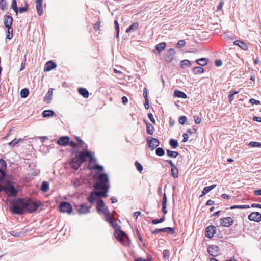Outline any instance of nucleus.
Wrapping results in <instances>:
<instances>
[{
  "instance_id": "obj_50",
  "label": "nucleus",
  "mask_w": 261,
  "mask_h": 261,
  "mask_svg": "<svg viewBox=\"0 0 261 261\" xmlns=\"http://www.w3.org/2000/svg\"><path fill=\"white\" fill-rule=\"evenodd\" d=\"M163 257L165 260H168L170 256L169 251L168 250H164L163 252Z\"/></svg>"
},
{
  "instance_id": "obj_59",
  "label": "nucleus",
  "mask_w": 261,
  "mask_h": 261,
  "mask_svg": "<svg viewBox=\"0 0 261 261\" xmlns=\"http://www.w3.org/2000/svg\"><path fill=\"white\" fill-rule=\"evenodd\" d=\"M194 121L196 124H198L200 123L201 121V119L198 117H196V116H194Z\"/></svg>"
},
{
  "instance_id": "obj_44",
  "label": "nucleus",
  "mask_w": 261,
  "mask_h": 261,
  "mask_svg": "<svg viewBox=\"0 0 261 261\" xmlns=\"http://www.w3.org/2000/svg\"><path fill=\"white\" fill-rule=\"evenodd\" d=\"M156 154L158 156H162L165 154V151L162 148H157L156 149Z\"/></svg>"
},
{
  "instance_id": "obj_37",
  "label": "nucleus",
  "mask_w": 261,
  "mask_h": 261,
  "mask_svg": "<svg viewBox=\"0 0 261 261\" xmlns=\"http://www.w3.org/2000/svg\"><path fill=\"white\" fill-rule=\"evenodd\" d=\"M169 144L173 149L177 148L178 145L177 141L173 139H170L169 141Z\"/></svg>"
},
{
  "instance_id": "obj_4",
  "label": "nucleus",
  "mask_w": 261,
  "mask_h": 261,
  "mask_svg": "<svg viewBox=\"0 0 261 261\" xmlns=\"http://www.w3.org/2000/svg\"><path fill=\"white\" fill-rule=\"evenodd\" d=\"M97 211L98 213L100 212L105 215V218L108 219L110 216V212L108 207L105 205L102 200H99L97 202Z\"/></svg>"
},
{
  "instance_id": "obj_30",
  "label": "nucleus",
  "mask_w": 261,
  "mask_h": 261,
  "mask_svg": "<svg viewBox=\"0 0 261 261\" xmlns=\"http://www.w3.org/2000/svg\"><path fill=\"white\" fill-rule=\"evenodd\" d=\"M166 46V44L165 42H162L158 44L156 46V49L159 53H161L164 50Z\"/></svg>"
},
{
  "instance_id": "obj_2",
  "label": "nucleus",
  "mask_w": 261,
  "mask_h": 261,
  "mask_svg": "<svg viewBox=\"0 0 261 261\" xmlns=\"http://www.w3.org/2000/svg\"><path fill=\"white\" fill-rule=\"evenodd\" d=\"M87 158L89 159L90 162L94 160L90 151L88 150L80 151L77 155L70 161V164L72 168L77 170L83 162L86 161Z\"/></svg>"
},
{
  "instance_id": "obj_38",
  "label": "nucleus",
  "mask_w": 261,
  "mask_h": 261,
  "mask_svg": "<svg viewBox=\"0 0 261 261\" xmlns=\"http://www.w3.org/2000/svg\"><path fill=\"white\" fill-rule=\"evenodd\" d=\"M29 94V92L28 89L24 88L20 91V96L22 98L27 97Z\"/></svg>"
},
{
  "instance_id": "obj_20",
  "label": "nucleus",
  "mask_w": 261,
  "mask_h": 261,
  "mask_svg": "<svg viewBox=\"0 0 261 261\" xmlns=\"http://www.w3.org/2000/svg\"><path fill=\"white\" fill-rule=\"evenodd\" d=\"M57 67V65L55 62L52 61L47 62L45 65L44 70V71H49Z\"/></svg>"
},
{
  "instance_id": "obj_47",
  "label": "nucleus",
  "mask_w": 261,
  "mask_h": 261,
  "mask_svg": "<svg viewBox=\"0 0 261 261\" xmlns=\"http://www.w3.org/2000/svg\"><path fill=\"white\" fill-rule=\"evenodd\" d=\"M147 132L149 135H152L153 133V127L151 124H147Z\"/></svg>"
},
{
  "instance_id": "obj_54",
  "label": "nucleus",
  "mask_w": 261,
  "mask_h": 261,
  "mask_svg": "<svg viewBox=\"0 0 261 261\" xmlns=\"http://www.w3.org/2000/svg\"><path fill=\"white\" fill-rule=\"evenodd\" d=\"M75 139L76 140H77L79 145L82 147H84V145H85V143L83 141H82L80 137H75Z\"/></svg>"
},
{
  "instance_id": "obj_36",
  "label": "nucleus",
  "mask_w": 261,
  "mask_h": 261,
  "mask_svg": "<svg viewBox=\"0 0 261 261\" xmlns=\"http://www.w3.org/2000/svg\"><path fill=\"white\" fill-rule=\"evenodd\" d=\"M11 8L15 11L16 14H17L18 12V9L17 6V2L16 0H12Z\"/></svg>"
},
{
  "instance_id": "obj_35",
  "label": "nucleus",
  "mask_w": 261,
  "mask_h": 261,
  "mask_svg": "<svg viewBox=\"0 0 261 261\" xmlns=\"http://www.w3.org/2000/svg\"><path fill=\"white\" fill-rule=\"evenodd\" d=\"M49 189V183L47 181H43L42 185L41 190L43 192H47Z\"/></svg>"
},
{
  "instance_id": "obj_13",
  "label": "nucleus",
  "mask_w": 261,
  "mask_h": 261,
  "mask_svg": "<svg viewBox=\"0 0 261 261\" xmlns=\"http://www.w3.org/2000/svg\"><path fill=\"white\" fill-rule=\"evenodd\" d=\"M248 218L250 221L259 222L261 221V214L259 212H252L248 215Z\"/></svg>"
},
{
  "instance_id": "obj_57",
  "label": "nucleus",
  "mask_w": 261,
  "mask_h": 261,
  "mask_svg": "<svg viewBox=\"0 0 261 261\" xmlns=\"http://www.w3.org/2000/svg\"><path fill=\"white\" fill-rule=\"evenodd\" d=\"M186 42L184 40H180L178 41L177 46L178 47H182L185 45Z\"/></svg>"
},
{
  "instance_id": "obj_1",
  "label": "nucleus",
  "mask_w": 261,
  "mask_h": 261,
  "mask_svg": "<svg viewBox=\"0 0 261 261\" xmlns=\"http://www.w3.org/2000/svg\"><path fill=\"white\" fill-rule=\"evenodd\" d=\"M41 203L40 201H34L30 198H17L11 202V211L13 214L22 215L24 211L29 213L38 210Z\"/></svg>"
},
{
  "instance_id": "obj_62",
  "label": "nucleus",
  "mask_w": 261,
  "mask_h": 261,
  "mask_svg": "<svg viewBox=\"0 0 261 261\" xmlns=\"http://www.w3.org/2000/svg\"><path fill=\"white\" fill-rule=\"evenodd\" d=\"M182 137H183V141H182L184 142H187L188 141V138H189L188 134H186V133L182 135Z\"/></svg>"
},
{
  "instance_id": "obj_18",
  "label": "nucleus",
  "mask_w": 261,
  "mask_h": 261,
  "mask_svg": "<svg viewBox=\"0 0 261 261\" xmlns=\"http://www.w3.org/2000/svg\"><path fill=\"white\" fill-rule=\"evenodd\" d=\"M160 232H164L169 233L170 234H173L174 233V230L173 228L171 227H166L164 228L156 229L154 231H152V234H156Z\"/></svg>"
},
{
  "instance_id": "obj_14",
  "label": "nucleus",
  "mask_w": 261,
  "mask_h": 261,
  "mask_svg": "<svg viewBox=\"0 0 261 261\" xmlns=\"http://www.w3.org/2000/svg\"><path fill=\"white\" fill-rule=\"evenodd\" d=\"M91 208L90 206H88L86 204H83L79 208H77V210L80 214H85L90 212Z\"/></svg>"
},
{
  "instance_id": "obj_21",
  "label": "nucleus",
  "mask_w": 261,
  "mask_h": 261,
  "mask_svg": "<svg viewBox=\"0 0 261 261\" xmlns=\"http://www.w3.org/2000/svg\"><path fill=\"white\" fill-rule=\"evenodd\" d=\"M13 19L10 15H6L4 16V23L6 28L12 27Z\"/></svg>"
},
{
  "instance_id": "obj_63",
  "label": "nucleus",
  "mask_w": 261,
  "mask_h": 261,
  "mask_svg": "<svg viewBox=\"0 0 261 261\" xmlns=\"http://www.w3.org/2000/svg\"><path fill=\"white\" fill-rule=\"evenodd\" d=\"M254 194L256 196L261 195V189L259 190H256L254 191Z\"/></svg>"
},
{
  "instance_id": "obj_5",
  "label": "nucleus",
  "mask_w": 261,
  "mask_h": 261,
  "mask_svg": "<svg viewBox=\"0 0 261 261\" xmlns=\"http://www.w3.org/2000/svg\"><path fill=\"white\" fill-rule=\"evenodd\" d=\"M107 196V191H92L88 197V200L91 203H94L99 197H106Z\"/></svg>"
},
{
  "instance_id": "obj_17",
  "label": "nucleus",
  "mask_w": 261,
  "mask_h": 261,
  "mask_svg": "<svg viewBox=\"0 0 261 261\" xmlns=\"http://www.w3.org/2000/svg\"><path fill=\"white\" fill-rule=\"evenodd\" d=\"M221 225L225 227H229L232 225L234 222L233 220L231 217H226L222 218L220 220Z\"/></svg>"
},
{
  "instance_id": "obj_55",
  "label": "nucleus",
  "mask_w": 261,
  "mask_h": 261,
  "mask_svg": "<svg viewBox=\"0 0 261 261\" xmlns=\"http://www.w3.org/2000/svg\"><path fill=\"white\" fill-rule=\"evenodd\" d=\"M187 121V117L185 116L180 117L179 119V122L180 124H184Z\"/></svg>"
},
{
  "instance_id": "obj_19",
  "label": "nucleus",
  "mask_w": 261,
  "mask_h": 261,
  "mask_svg": "<svg viewBox=\"0 0 261 261\" xmlns=\"http://www.w3.org/2000/svg\"><path fill=\"white\" fill-rule=\"evenodd\" d=\"M70 138L68 136H63L60 137L57 141V143L63 146H67L69 144Z\"/></svg>"
},
{
  "instance_id": "obj_53",
  "label": "nucleus",
  "mask_w": 261,
  "mask_h": 261,
  "mask_svg": "<svg viewBox=\"0 0 261 261\" xmlns=\"http://www.w3.org/2000/svg\"><path fill=\"white\" fill-rule=\"evenodd\" d=\"M100 22L99 21L94 24L93 28L95 31H98L100 30Z\"/></svg>"
},
{
  "instance_id": "obj_39",
  "label": "nucleus",
  "mask_w": 261,
  "mask_h": 261,
  "mask_svg": "<svg viewBox=\"0 0 261 261\" xmlns=\"http://www.w3.org/2000/svg\"><path fill=\"white\" fill-rule=\"evenodd\" d=\"M23 139L20 138V139H13L12 141H11L10 142H9L8 143V144L11 146V147H14V146H15L17 144H18L19 142L21 141Z\"/></svg>"
},
{
  "instance_id": "obj_33",
  "label": "nucleus",
  "mask_w": 261,
  "mask_h": 261,
  "mask_svg": "<svg viewBox=\"0 0 261 261\" xmlns=\"http://www.w3.org/2000/svg\"><path fill=\"white\" fill-rule=\"evenodd\" d=\"M167 155L170 158H176L178 155V153L177 151H171L170 150H167Z\"/></svg>"
},
{
  "instance_id": "obj_42",
  "label": "nucleus",
  "mask_w": 261,
  "mask_h": 261,
  "mask_svg": "<svg viewBox=\"0 0 261 261\" xmlns=\"http://www.w3.org/2000/svg\"><path fill=\"white\" fill-rule=\"evenodd\" d=\"M239 91H231L228 96L229 102L231 103L232 101L234 99V95L239 93Z\"/></svg>"
},
{
  "instance_id": "obj_15",
  "label": "nucleus",
  "mask_w": 261,
  "mask_h": 261,
  "mask_svg": "<svg viewBox=\"0 0 261 261\" xmlns=\"http://www.w3.org/2000/svg\"><path fill=\"white\" fill-rule=\"evenodd\" d=\"M216 228L215 226L211 225L207 227L205 229V236L208 238H212L214 237V234L216 233Z\"/></svg>"
},
{
  "instance_id": "obj_49",
  "label": "nucleus",
  "mask_w": 261,
  "mask_h": 261,
  "mask_svg": "<svg viewBox=\"0 0 261 261\" xmlns=\"http://www.w3.org/2000/svg\"><path fill=\"white\" fill-rule=\"evenodd\" d=\"M165 217L163 216L161 218H160L159 219H155L153 220L152 222L153 224L156 225L158 223L163 222L165 221Z\"/></svg>"
},
{
  "instance_id": "obj_28",
  "label": "nucleus",
  "mask_w": 261,
  "mask_h": 261,
  "mask_svg": "<svg viewBox=\"0 0 261 261\" xmlns=\"http://www.w3.org/2000/svg\"><path fill=\"white\" fill-rule=\"evenodd\" d=\"M167 196L165 193L163 195V199L162 202V212L164 214H166L167 213V211L166 210V204H167Z\"/></svg>"
},
{
  "instance_id": "obj_29",
  "label": "nucleus",
  "mask_w": 261,
  "mask_h": 261,
  "mask_svg": "<svg viewBox=\"0 0 261 261\" xmlns=\"http://www.w3.org/2000/svg\"><path fill=\"white\" fill-rule=\"evenodd\" d=\"M196 62L197 64L199 65L204 66L206 65L208 63V60L207 59L205 58H201L200 59H198L196 60Z\"/></svg>"
},
{
  "instance_id": "obj_34",
  "label": "nucleus",
  "mask_w": 261,
  "mask_h": 261,
  "mask_svg": "<svg viewBox=\"0 0 261 261\" xmlns=\"http://www.w3.org/2000/svg\"><path fill=\"white\" fill-rule=\"evenodd\" d=\"M171 174L173 178H176L178 177V170L176 167L171 168Z\"/></svg>"
},
{
  "instance_id": "obj_31",
  "label": "nucleus",
  "mask_w": 261,
  "mask_h": 261,
  "mask_svg": "<svg viewBox=\"0 0 261 261\" xmlns=\"http://www.w3.org/2000/svg\"><path fill=\"white\" fill-rule=\"evenodd\" d=\"M139 27V23L138 22L133 23L131 25H130L128 28H127L126 32L128 33L130 32L132 30H136Z\"/></svg>"
},
{
  "instance_id": "obj_43",
  "label": "nucleus",
  "mask_w": 261,
  "mask_h": 261,
  "mask_svg": "<svg viewBox=\"0 0 261 261\" xmlns=\"http://www.w3.org/2000/svg\"><path fill=\"white\" fill-rule=\"evenodd\" d=\"M193 71L194 74L202 73L204 72V69L201 67H196L194 68Z\"/></svg>"
},
{
  "instance_id": "obj_23",
  "label": "nucleus",
  "mask_w": 261,
  "mask_h": 261,
  "mask_svg": "<svg viewBox=\"0 0 261 261\" xmlns=\"http://www.w3.org/2000/svg\"><path fill=\"white\" fill-rule=\"evenodd\" d=\"M216 186V185H212L211 186L204 187L203 191H202V194L199 196V197H202L204 196L205 195L207 194L210 191L215 188Z\"/></svg>"
},
{
  "instance_id": "obj_46",
  "label": "nucleus",
  "mask_w": 261,
  "mask_h": 261,
  "mask_svg": "<svg viewBox=\"0 0 261 261\" xmlns=\"http://www.w3.org/2000/svg\"><path fill=\"white\" fill-rule=\"evenodd\" d=\"M250 208V206L248 205H233L230 207L231 209H236V208L247 209V208Z\"/></svg>"
},
{
  "instance_id": "obj_61",
  "label": "nucleus",
  "mask_w": 261,
  "mask_h": 261,
  "mask_svg": "<svg viewBox=\"0 0 261 261\" xmlns=\"http://www.w3.org/2000/svg\"><path fill=\"white\" fill-rule=\"evenodd\" d=\"M6 3L5 0H0V6L2 9H4L6 7Z\"/></svg>"
},
{
  "instance_id": "obj_24",
  "label": "nucleus",
  "mask_w": 261,
  "mask_h": 261,
  "mask_svg": "<svg viewBox=\"0 0 261 261\" xmlns=\"http://www.w3.org/2000/svg\"><path fill=\"white\" fill-rule=\"evenodd\" d=\"M36 9L38 14L39 16H41L43 13V2L36 3Z\"/></svg>"
},
{
  "instance_id": "obj_60",
  "label": "nucleus",
  "mask_w": 261,
  "mask_h": 261,
  "mask_svg": "<svg viewBox=\"0 0 261 261\" xmlns=\"http://www.w3.org/2000/svg\"><path fill=\"white\" fill-rule=\"evenodd\" d=\"M223 5H224V1H223V0H221L219 5L217 7V11L221 10L222 8Z\"/></svg>"
},
{
  "instance_id": "obj_25",
  "label": "nucleus",
  "mask_w": 261,
  "mask_h": 261,
  "mask_svg": "<svg viewBox=\"0 0 261 261\" xmlns=\"http://www.w3.org/2000/svg\"><path fill=\"white\" fill-rule=\"evenodd\" d=\"M234 44L236 45L239 46L241 48L244 50L248 49V46L244 42L240 40H236L234 41Z\"/></svg>"
},
{
  "instance_id": "obj_8",
  "label": "nucleus",
  "mask_w": 261,
  "mask_h": 261,
  "mask_svg": "<svg viewBox=\"0 0 261 261\" xmlns=\"http://www.w3.org/2000/svg\"><path fill=\"white\" fill-rule=\"evenodd\" d=\"M7 163L6 161L0 159V179H5L7 177Z\"/></svg>"
},
{
  "instance_id": "obj_12",
  "label": "nucleus",
  "mask_w": 261,
  "mask_h": 261,
  "mask_svg": "<svg viewBox=\"0 0 261 261\" xmlns=\"http://www.w3.org/2000/svg\"><path fill=\"white\" fill-rule=\"evenodd\" d=\"M207 251L210 255L217 256L220 254V250L219 247L216 245H211L207 249Z\"/></svg>"
},
{
  "instance_id": "obj_48",
  "label": "nucleus",
  "mask_w": 261,
  "mask_h": 261,
  "mask_svg": "<svg viewBox=\"0 0 261 261\" xmlns=\"http://www.w3.org/2000/svg\"><path fill=\"white\" fill-rule=\"evenodd\" d=\"M114 24H115V29L116 30V38H119V31H120L119 24L117 20L115 21Z\"/></svg>"
},
{
  "instance_id": "obj_58",
  "label": "nucleus",
  "mask_w": 261,
  "mask_h": 261,
  "mask_svg": "<svg viewBox=\"0 0 261 261\" xmlns=\"http://www.w3.org/2000/svg\"><path fill=\"white\" fill-rule=\"evenodd\" d=\"M148 118H149L150 121L153 124H155V119H154L153 115L151 113H149V114H148Z\"/></svg>"
},
{
  "instance_id": "obj_10",
  "label": "nucleus",
  "mask_w": 261,
  "mask_h": 261,
  "mask_svg": "<svg viewBox=\"0 0 261 261\" xmlns=\"http://www.w3.org/2000/svg\"><path fill=\"white\" fill-rule=\"evenodd\" d=\"M60 210L62 213L71 214L72 211V207L69 203L62 202L60 204Z\"/></svg>"
},
{
  "instance_id": "obj_51",
  "label": "nucleus",
  "mask_w": 261,
  "mask_h": 261,
  "mask_svg": "<svg viewBox=\"0 0 261 261\" xmlns=\"http://www.w3.org/2000/svg\"><path fill=\"white\" fill-rule=\"evenodd\" d=\"M135 166L137 170L140 172H141L143 170V166L142 165L139 163L138 161H136L135 163Z\"/></svg>"
},
{
  "instance_id": "obj_7",
  "label": "nucleus",
  "mask_w": 261,
  "mask_h": 261,
  "mask_svg": "<svg viewBox=\"0 0 261 261\" xmlns=\"http://www.w3.org/2000/svg\"><path fill=\"white\" fill-rule=\"evenodd\" d=\"M2 191L8 192L10 193L11 196H15L17 193V191L14 187L10 184L6 186H3L0 184V192Z\"/></svg>"
},
{
  "instance_id": "obj_41",
  "label": "nucleus",
  "mask_w": 261,
  "mask_h": 261,
  "mask_svg": "<svg viewBox=\"0 0 261 261\" xmlns=\"http://www.w3.org/2000/svg\"><path fill=\"white\" fill-rule=\"evenodd\" d=\"M191 65V63L189 60H184L181 61L180 62V65L181 67L185 68L187 66H190Z\"/></svg>"
},
{
  "instance_id": "obj_3",
  "label": "nucleus",
  "mask_w": 261,
  "mask_h": 261,
  "mask_svg": "<svg viewBox=\"0 0 261 261\" xmlns=\"http://www.w3.org/2000/svg\"><path fill=\"white\" fill-rule=\"evenodd\" d=\"M112 226V227L116 229L115 232V237L116 239L123 243L124 238H127L126 234L122 230H120L119 226L117 223L116 220L114 219L113 216H109L108 219H106Z\"/></svg>"
},
{
  "instance_id": "obj_6",
  "label": "nucleus",
  "mask_w": 261,
  "mask_h": 261,
  "mask_svg": "<svg viewBox=\"0 0 261 261\" xmlns=\"http://www.w3.org/2000/svg\"><path fill=\"white\" fill-rule=\"evenodd\" d=\"M97 182L94 184V187L95 189L100 190L99 191H107L108 192L107 183L109 180H96Z\"/></svg>"
},
{
  "instance_id": "obj_22",
  "label": "nucleus",
  "mask_w": 261,
  "mask_h": 261,
  "mask_svg": "<svg viewBox=\"0 0 261 261\" xmlns=\"http://www.w3.org/2000/svg\"><path fill=\"white\" fill-rule=\"evenodd\" d=\"M54 90V89L53 88L49 89L45 97H44V100L47 103H49L51 101V100L52 99V96H53Z\"/></svg>"
},
{
  "instance_id": "obj_64",
  "label": "nucleus",
  "mask_w": 261,
  "mask_h": 261,
  "mask_svg": "<svg viewBox=\"0 0 261 261\" xmlns=\"http://www.w3.org/2000/svg\"><path fill=\"white\" fill-rule=\"evenodd\" d=\"M122 101L123 104L126 105L128 102V99L126 96H123L122 97Z\"/></svg>"
},
{
  "instance_id": "obj_52",
  "label": "nucleus",
  "mask_w": 261,
  "mask_h": 261,
  "mask_svg": "<svg viewBox=\"0 0 261 261\" xmlns=\"http://www.w3.org/2000/svg\"><path fill=\"white\" fill-rule=\"evenodd\" d=\"M28 5H27V4L26 3H25V5L24 7H20L18 9V11L19 12V13H22L23 12H26L28 10Z\"/></svg>"
},
{
  "instance_id": "obj_16",
  "label": "nucleus",
  "mask_w": 261,
  "mask_h": 261,
  "mask_svg": "<svg viewBox=\"0 0 261 261\" xmlns=\"http://www.w3.org/2000/svg\"><path fill=\"white\" fill-rule=\"evenodd\" d=\"M175 51L174 49H170L165 55V59L167 62H171L174 58Z\"/></svg>"
},
{
  "instance_id": "obj_27",
  "label": "nucleus",
  "mask_w": 261,
  "mask_h": 261,
  "mask_svg": "<svg viewBox=\"0 0 261 261\" xmlns=\"http://www.w3.org/2000/svg\"><path fill=\"white\" fill-rule=\"evenodd\" d=\"M174 96L177 97L186 99L187 98V95L183 92L178 90H175L174 91Z\"/></svg>"
},
{
  "instance_id": "obj_40",
  "label": "nucleus",
  "mask_w": 261,
  "mask_h": 261,
  "mask_svg": "<svg viewBox=\"0 0 261 261\" xmlns=\"http://www.w3.org/2000/svg\"><path fill=\"white\" fill-rule=\"evenodd\" d=\"M7 28V38L8 39H11L13 37V29L12 27H9Z\"/></svg>"
},
{
  "instance_id": "obj_45",
  "label": "nucleus",
  "mask_w": 261,
  "mask_h": 261,
  "mask_svg": "<svg viewBox=\"0 0 261 261\" xmlns=\"http://www.w3.org/2000/svg\"><path fill=\"white\" fill-rule=\"evenodd\" d=\"M249 145L251 147H261V143L258 142H250Z\"/></svg>"
},
{
  "instance_id": "obj_26",
  "label": "nucleus",
  "mask_w": 261,
  "mask_h": 261,
  "mask_svg": "<svg viewBox=\"0 0 261 261\" xmlns=\"http://www.w3.org/2000/svg\"><path fill=\"white\" fill-rule=\"evenodd\" d=\"M78 92L79 94L82 95L84 98H88L89 97V94L88 90L84 88H80L78 89Z\"/></svg>"
},
{
  "instance_id": "obj_11",
  "label": "nucleus",
  "mask_w": 261,
  "mask_h": 261,
  "mask_svg": "<svg viewBox=\"0 0 261 261\" xmlns=\"http://www.w3.org/2000/svg\"><path fill=\"white\" fill-rule=\"evenodd\" d=\"M147 142L148 143L149 147L151 150H154L160 144V142L158 139L151 137H148Z\"/></svg>"
},
{
  "instance_id": "obj_9",
  "label": "nucleus",
  "mask_w": 261,
  "mask_h": 261,
  "mask_svg": "<svg viewBox=\"0 0 261 261\" xmlns=\"http://www.w3.org/2000/svg\"><path fill=\"white\" fill-rule=\"evenodd\" d=\"M91 169H97L98 170L97 172V175L98 176V179L99 180H106L108 179L109 177L108 175L105 173H103V168L102 166L96 165L92 167H91Z\"/></svg>"
},
{
  "instance_id": "obj_32",
  "label": "nucleus",
  "mask_w": 261,
  "mask_h": 261,
  "mask_svg": "<svg viewBox=\"0 0 261 261\" xmlns=\"http://www.w3.org/2000/svg\"><path fill=\"white\" fill-rule=\"evenodd\" d=\"M55 113L53 110H45L42 113L43 117H48L52 116L54 115Z\"/></svg>"
},
{
  "instance_id": "obj_56",
  "label": "nucleus",
  "mask_w": 261,
  "mask_h": 261,
  "mask_svg": "<svg viewBox=\"0 0 261 261\" xmlns=\"http://www.w3.org/2000/svg\"><path fill=\"white\" fill-rule=\"evenodd\" d=\"M249 102L251 103L252 105H259L260 104V101L254 99L253 98H251L249 99Z\"/></svg>"
}]
</instances>
